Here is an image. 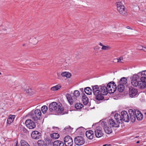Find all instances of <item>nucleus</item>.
I'll return each mask as SVG.
<instances>
[{
    "label": "nucleus",
    "mask_w": 146,
    "mask_h": 146,
    "mask_svg": "<svg viewBox=\"0 0 146 146\" xmlns=\"http://www.w3.org/2000/svg\"><path fill=\"white\" fill-rule=\"evenodd\" d=\"M92 87L93 94L95 96L96 99L98 100H103L104 98L103 96L106 95L108 92L113 93L117 89L116 84L113 81L109 83L107 87L104 84L100 86L96 85Z\"/></svg>",
    "instance_id": "nucleus-1"
},
{
    "label": "nucleus",
    "mask_w": 146,
    "mask_h": 146,
    "mask_svg": "<svg viewBox=\"0 0 146 146\" xmlns=\"http://www.w3.org/2000/svg\"><path fill=\"white\" fill-rule=\"evenodd\" d=\"M49 110L50 111L55 110L58 113H61L64 111V109L62 104L60 103L57 104L56 102H53L49 105Z\"/></svg>",
    "instance_id": "nucleus-2"
},
{
    "label": "nucleus",
    "mask_w": 146,
    "mask_h": 146,
    "mask_svg": "<svg viewBox=\"0 0 146 146\" xmlns=\"http://www.w3.org/2000/svg\"><path fill=\"white\" fill-rule=\"evenodd\" d=\"M80 93L77 90H75L73 93V96L72 97L71 95L67 94L66 96L68 102L70 104H72L73 102L76 101L77 98L80 96Z\"/></svg>",
    "instance_id": "nucleus-3"
},
{
    "label": "nucleus",
    "mask_w": 146,
    "mask_h": 146,
    "mask_svg": "<svg viewBox=\"0 0 146 146\" xmlns=\"http://www.w3.org/2000/svg\"><path fill=\"white\" fill-rule=\"evenodd\" d=\"M41 114L40 110L38 109H36L35 111L32 110L30 113L31 117L35 121L40 119Z\"/></svg>",
    "instance_id": "nucleus-4"
},
{
    "label": "nucleus",
    "mask_w": 146,
    "mask_h": 146,
    "mask_svg": "<svg viewBox=\"0 0 146 146\" xmlns=\"http://www.w3.org/2000/svg\"><path fill=\"white\" fill-rule=\"evenodd\" d=\"M124 2L121 1V2H118L116 3V6L117 11L121 14L124 15L126 13V11L123 5Z\"/></svg>",
    "instance_id": "nucleus-5"
},
{
    "label": "nucleus",
    "mask_w": 146,
    "mask_h": 146,
    "mask_svg": "<svg viewBox=\"0 0 146 146\" xmlns=\"http://www.w3.org/2000/svg\"><path fill=\"white\" fill-rule=\"evenodd\" d=\"M26 126L30 129L35 128L36 126L35 123L31 119H27L25 122Z\"/></svg>",
    "instance_id": "nucleus-6"
},
{
    "label": "nucleus",
    "mask_w": 146,
    "mask_h": 146,
    "mask_svg": "<svg viewBox=\"0 0 146 146\" xmlns=\"http://www.w3.org/2000/svg\"><path fill=\"white\" fill-rule=\"evenodd\" d=\"M75 143L77 145L80 146L83 145L85 143L84 138L81 136H77L74 139Z\"/></svg>",
    "instance_id": "nucleus-7"
},
{
    "label": "nucleus",
    "mask_w": 146,
    "mask_h": 146,
    "mask_svg": "<svg viewBox=\"0 0 146 146\" xmlns=\"http://www.w3.org/2000/svg\"><path fill=\"white\" fill-rule=\"evenodd\" d=\"M64 142L66 146H72L73 143L72 139L69 136H67L64 137Z\"/></svg>",
    "instance_id": "nucleus-8"
},
{
    "label": "nucleus",
    "mask_w": 146,
    "mask_h": 146,
    "mask_svg": "<svg viewBox=\"0 0 146 146\" xmlns=\"http://www.w3.org/2000/svg\"><path fill=\"white\" fill-rule=\"evenodd\" d=\"M122 120L128 122L129 121V117L127 112L125 111H122L121 113Z\"/></svg>",
    "instance_id": "nucleus-9"
},
{
    "label": "nucleus",
    "mask_w": 146,
    "mask_h": 146,
    "mask_svg": "<svg viewBox=\"0 0 146 146\" xmlns=\"http://www.w3.org/2000/svg\"><path fill=\"white\" fill-rule=\"evenodd\" d=\"M101 124L103 126L104 130L106 133L110 134L112 132V130L111 127H109L107 125L106 122H102Z\"/></svg>",
    "instance_id": "nucleus-10"
},
{
    "label": "nucleus",
    "mask_w": 146,
    "mask_h": 146,
    "mask_svg": "<svg viewBox=\"0 0 146 146\" xmlns=\"http://www.w3.org/2000/svg\"><path fill=\"white\" fill-rule=\"evenodd\" d=\"M32 138L35 139L40 138L41 136V133L37 131H33L31 134Z\"/></svg>",
    "instance_id": "nucleus-11"
},
{
    "label": "nucleus",
    "mask_w": 146,
    "mask_h": 146,
    "mask_svg": "<svg viewBox=\"0 0 146 146\" xmlns=\"http://www.w3.org/2000/svg\"><path fill=\"white\" fill-rule=\"evenodd\" d=\"M94 133L96 136L97 137H100L103 135L102 128L100 127H97L95 130Z\"/></svg>",
    "instance_id": "nucleus-12"
},
{
    "label": "nucleus",
    "mask_w": 146,
    "mask_h": 146,
    "mask_svg": "<svg viewBox=\"0 0 146 146\" xmlns=\"http://www.w3.org/2000/svg\"><path fill=\"white\" fill-rule=\"evenodd\" d=\"M108 123L110 127H118L119 126L118 123L115 122L113 119L111 118L109 120Z\"/></svg>",
    "instance_id": "nucleus-13"
},
{
    "label": "nucleus",
    "mask_w": 146,
    "mask_h": 146,
    "mask_svg": "<svg viewBox=\"0 0 146 146\" xmlns=\"http://www.w3.org/2000/svg\"><path fill=\"white\" fill-rule=\"evenodd\" d=\"M129 94L131 97H133L135 96L137 94V90L133 88H129Z\"/></svg>",
    "instance_id": "nucleus-14"
},
{
    "label": "nucleus",
    "mask_w": 146,
    "mask_h": 146,
    "mask_svg": "<svg viewBox=\"0 0 146 146\" xmlns=\"http://www.w3.org/2000/svg\"><path fill=\"white\" fill-rule=\"evenodd\" d=\"M86 135L87 137L90 139H92L94 136V131L92 130L86 131Z\"/></svg>",
    "instance_id": "nucleus-15"
},
{
    "label": "nucleus",
    "mask_w": 146,
    "mask_h": 146,
    "mask_svg": "<svg viewBox=\"0 0 146 146\" xmlns=\"http://www.w3.org/2000/svg\"><path fill=\"white\" fill-rule=\"evenodd\" d=\"M135 113L137 119L138 120H141L142 119L143 115L139 110H135Z\"/></svg>",
    "instance_id": "nucleus-16"
},
{
    "label": "nucleus",
    "mask_w": 146,
    "mask_h": 146,
    "mask_svg": "<svg viewBox=\"0 0 146 146\" xmlns=\"http://www.w3.org/2000/svg\"><path fill=\"white\" fill-rule=\"evenodd\" d=\"M137 86L139 89H143L145 88L146 84L141 80V81H139Z\"/></svg>",
    "instance_id": "nucleus-17"
},
{
    "label": "nucleus",
    "mask_w": 146,
    "mask_h": 146,
    "mask_svg": "<svg viewBox=\"0 0 146 146\" xmlns=\"http://www.w3.org/2000/svg\"><path fill=\"white\" fill-rule=\"evenodd\" d=\"M15 117V115H10L7 119V125H9L13 121Z\"/></svg>",
    "instance_id": "nucleus-18"
},
{
    "label": "nucleus",
    "mask_w": 146,
    "mask_h": 146,
    "mask_svg": "<svg viewBox=\"0 0 146 146\" xmlns=\"http://www.w3.org/2000/svg\"><path fill=\"white\" fill-rule=\"evenodd\" d=\"M82 101L84 105H87L88 102V99L84 94H83Z\"/></svg>",
    "instance_id": "nucleus-19"
},
{
    "label": "nucleus",
    "mask_w": 146,
    "mask_h": 146,
    "mask_svg": "<svg viewBox=\"0 0 146 146\" xmlns=\"http://www.w3.org/2000/svg\"><path fill=\"white\" fill-rule=\"evenodd\" d=\"M114 118L116 120V122L119 124L120 121H121V115L118 113H116L114 115Z\"/></svg>",
    "instance_id": "nucleus-20"
},
{
    "label": "nucleus",
    "mask_w": 146,
    "mask_h": 146,
    "mask_svg": "<svg viewBox=\"0 0 146 146\" xmlns=\"http://www.w3.org/2000/svg\"><path fill=\"white\" fill-rule=\"evenodd\" d=\"M64 143L62 141L56 140L53 143V146H63Z\"/></svg>",
    "instance_id": "nucleus-21"
},
{
    "label": "nucleus",
    "mask_w": 146,
    "mask_h": 146,
    "mask_svg": "<svg viewBox=\"0 0 146 146\" xmlns=\"http://www.w3.org/2000/svg\"><path fill=\"white\" fill-rule=\"evenodd\" d=\"M127 80L126 78L125 77H123L120 80L119 84L121 85L123 84L124 86L127 83Z\"/></svg>",
    "instance_id": "nucleus-22"
},
{
    "label": "nucleus",
    "mask_w": 146,
    "mask_h": 146,
    "mask_svg": "<svg viewBox=\"0 0 146 146\" xmlns=\"http://www.w3.org/2000/svg\"><path fill=\"white\" fill-rule=\"evenodd\" d=\"M117 90L119 92H122L124 89V86L119 84L117 86Z\"/></svg>",
    "instance_id": "nucleus-23"
},
{
    "label": "nucleus",
    "mask_w": 146,
    "mask_h": 146,
    "mask_svg": "<svg viewBox=\"0 0 146 146\" xmlns=\"http://www.w3.org/2000/svg\"><path fill=\"white\" fill-rule=\"evenodd\" d=\"M84 91L88 95H90L92 94V90L90 87H87L84 88Z\"/></svg>",
    "instance_id": "nucleus-24"
},
{
    "label": "nucleus",
    "mask_w": 146,
    "mask_h": 146,
    "mask_svg": "<svg viewBox=\"0 0 146 146\" xmlns=\"http://www.w3.org/2000/svg\"><path fill=\"white\" fill-rule=\"evenodd\" d=\"M140 74H139V73L137 74H135L133 75L132 77L131 78V80H137L138 79L140 78Z\"/></svg>",
    "instance_id": "nucleus-25"
},
{
    "label": "nucleus",
    "mask_w": 146,
    "mask_h": 146,
    "mask_svg": "<svg viewBox=\"0 0 146 146\" xmlns=\"http://www.w3.org/2000/svg\"><path fill=\"white\" fill-rule=\"evenodd\" d=\"M61 75L62 76L66 77L67 78H69L71 76V74L67 72H64L61 74Z\"/></svg>",
    "instance_id": "nucleus-26"
},
{
    "label": "nucleus",
    "mask_w": 146,
    "mask_h": 146,
    "mask_svg": "<svg viewBox=\"0 0 146 146\" xmlns=\"http://www.w3.org/2000/svg\"><path fill=\"white\" fill-rule=\"evenodd\" d=\"M83 105L80 103H77L75 105V107L76 109H80L82 108Z\"/></svg>",
    "instance_id": "nucleus-27"
},
{
    "label": "nucleus",
    "mask_w": 146,
    "mask_h": 146,
    "mask_svg": "<svg viewBox=\"0 0 146 146\" xmlns=\"http://www.w3.org/2000/svg\"><path fill=\"white\" fill-rule=\"evenodd\" d=\"M59 135L58 133H54L51 135V137L52 138L56 139L59 137Z\"/></svg>",
    "instance_id": "nucleus-28"
},
{
    "label": "nucleus",
    "mask_w": 146,
    "mask_h": 146,
    "mask_svg": "<svg viewBox=\"0 0 146 146\" xmlns=\"http://www.w3.org/2000/svg\"><path fill=\"white\" fill-rule=\"evenodd\" d=\"M130 117L131 121L132 122H134L136 119V116L135 113H135L134 114L130 115Z\"/></svg>",
    "instance_id": "nucleus-29"
},
{
    "label": "nucleus",
    "mask_w": 146,
    "mask_h": 146,
    "mask_svg": "<svg viewBox=\"0 0 146 146\" xmlns=\"http://www.w3.org/2000/svg\"><path fill=\"white\" fill-rule=\"evenodd\" d=\"M61 86L59 85H57L54 87H52L51 88V90L52 91L57 90L58 89L60 88Z\"/></svg>",
    "instance_id": "nucleus-30"
},
{
    "label": "nucleus",
    "mask_w": 146,
    "mask_h": 146,
    "mask_svg": "<svg viewBox=\"0 0 146 146\" xmlns=\"http://www.w3.org/2000/svg\"><path fill=\"white\" fill-rule=\"evenodd\" d=\"M47 109V107L46 106H43L41 108V110L43 113H44L46 112Z\"/></svg>",
    "instance_id": "nucleus-31"
},
{
    "label": "nucleus",
    "mask_w": 146,
    "mask_h": 146,
    "mask_svg": "<svg viewBox=\"0 0 146 146\" xmlns=\"http://www.w3.org/2000/svg\"><path fill=\"white\" fill-rule=\"evenodd\" d=\"M37 143L38 146H44V141L42 140H38Z\"/></svg>",
    "instance_id": "nucleus-32"
},
{
    "label": "nucleus",
    "mask_w": 146,
    "mask_h": 146,
    "mask_svg": "<svg viewBox=\"0 0 146 146\" xmlns=\"http://www.w3.org/2000/svg\"><path fill=\"white\" fill-rule=\"evenodd\" d=\"M138 81L137 80H131V83L132 85L135 87H137L138 85Z\"/></svg>",
    "instance_id": "nucleus-33"
},
{
    "label": "nucleus",
    "mask_w": 146,
    "mask_h": 146,
    "mask_svg": "<svg viewBox=\"0 0 146 146\" xmlns=\"http://www.w3.org/2000/svg\"><path fill=\"white\" fill-rule=\"evenodd\" d=\"M26 92L30 95H31L33 94V90L31 88L28 89L26 90Z\"/></svg>",
    "instance_id": "nucleus-34"
},
{
    "label": "nucleus",
    "mask_w": 146,
    "mask_h": 146,
    "mask_svg": "<svg viewBox=\"0 0 146 146\" xmlns=\"http://www.w3.org/2000/svg\"><path fill=\"white\" fill-rule=\"evenodd\" d=\"M20 128L21 131H23L24 133H27L28 132V130L23 126L21 125Z\"/></svg>",
    "instance_id": "nucleus-35"
},
{
    "label": "nucleus",
    "mask_w": 146,
    "mask_h": 146,
    "mask_svg": "<svg viewBox=\"0 0 146 146\" xmlns=\"http://www.w3.org/2000/svg\"><path fill=\"white\" fill-rule=\"evenodd\" d=\"M38 42V40L36 38H33L32 40V43L34 45L36 44Z\"/></svg>",
    "instance_id": "nucleus-36"
},
{
    "label": "nucleus",
    "mask_w": 146,
    "mask_h": 146,
    "mask_svg": "<svg viewBox=\"0 0 146 146\" xmlns=\"http://www.w3.org/2000/svg\"><path fill=\"white\" fill-rule=\"evenodd\" d=\"M139 74H140L142 76H146V70L142 71L141 72H139Z\"/></svg>",
    "instance_id": "nucleus-37"
},
{
    "label": "nucleus",
    "mask_w": 146,
    "mask_h": 146,
    "mask_svg": "<svg viewBox=\"0 0 146 146\" xmlns=\"http://www.w3.org/2000/svg\"><path fill=\"white\" fill-rule=\"evenodd\" d=\"M20 143L21 146H24L26 145H28V143L24 140H21Z\"/></svg>",
    "instance_id": "nucleus-38"
},
{
    "label": "nucleus",
    "mask_w": 146,
    "mask_h": 146,
    "mask_svg": "<svg viewBox=\"0 0 146 146\" xmlns=\"http://www.w3.org/2000/svg\"><path fill=\"white\" fill-rule=\"evenodd\" d=\"M110 48V47L109 46H103L102 48V50H108Z\"/></svg>",
    "instance_id": "nucleus-39"
},
{
    "label": "nucleus",
    "mask_w": 146,
    "mask_h": 146,
    "mask_svg": "<svg viewBox=\"0 0 146 146\" xmlns=\"http://www.w3.org/2000/svg\"><path fill=\"white\" fill-rule=\"evenodd\" d=\"M143 82L146 83V76H142L141 78L140 79Z\"/></svg>",
    "instance_id": "nucleus-40"
},
{
    "label": "nucleus",
    "mask_w": 146,
    "mask_h": 146,
    "mask_svg": "<svg viewBox=\"0 0 146 146\" xmlns=\"http://www.w3.org/2000/svg\"><path fill=\"white\" fill-rule=\"evenodd\" d=\"M128 112L130 115L135 113V111H133V110L131 109H129Z\"/></svg>",
    "instance_id": "nucleus-41"
},
{
    "label": "nucleus",
    "mask_w": 146,
    "mask_h": 146,
    "mask_svg": "<svg viewBox=\"0 0 146 146\" xmlns=\"http://www.w3.org/2000/svg\"><path fill=\"white\" fill-rule=\"evenodd\" d=\"M47 141V140L46 139V141ZM48 145H47V141H46V144L45 145V146H50V145H51V143H50V142L49 141H49H48Z\"/></svg>",
    "instance_id": "nucleus-42"
},
{
    "label": "nucleus",
    "mask_w": 146,
    "mask_h": 146,
    "mask_svg": "<svg viewBox=\"0 0 146 146\" xmlns=\"http://www.w3.org/2000/svg\"><path fill=\"white\" fill-rule=\"evenodd\" d=\"M117 62H122L121 60H123V57H121L119 59H117Z\"/></svg>",
    "instance_id": "nucleus-43"
},
{
    "label": "nucleus",
    "mask_w": 146,
    "mask_h": 146,
    "mask_svg": "<svg viewBox=\"0 0 146 146\" xmlns=\"http://www.w3.org/2000/svg\"><path fill=\"white\" fill-rule=\"evenodd\" d=\"M94 49L96 50H98L99 48L98 46H97L94 48Z\"/></svg>",
    "instance_id": "nucleus-44"
},
{
    "label": "nucleus",
    "mask_w": 146,
    "mask_h": 146,
    "mask_svg": "<svg viewBox=\"0 0 146 146\" xmlns=\"http://www.w3.org/2000/svg\"><path fill=\"white\" fill-rule=\"evenodd\" d=\"M140 50H143L144 51H146V47H143V48H140Z\"/></svg>",
    "instance_id": "nucleus-45"
},
{
    "label": "nucleus",
    "mask_w": 146,
    "mask_h": 146,
    "mask_svg": "<svg viewBox=\"0 0 146 146\" xmlns=\"http://www.w3.org/2000/svg\"><path fill=\"white\" fill-rule=\"evenodd\" d=\"M138 48L140 50V48H143V46H138Z\"/></svg>",
    "instance_id": "nucleus-46"
},
{
    "label": "nucleus",
    "mask_w": 146,
    "mask_h": 146,
    "mask_svg": "<svg viewBox=\"0 0 146 146\" xmlns=\"http://www.w3.org/2000/svg\"><path fill=\"white\" fill-rule=\"evenodd\" d=\"M103 146H111L110 144H105L103 145Z\"/></svg>",
    "instance_id": "nucleus-47"
},
{
    "label": "nucleus",
    "mask_w": 146,
    "mask_h": 146,
    "mask_svg": "<svg viewBox=\"0 0 146 146\" xmlns=\"http://www.w3.org/2000/svg\"><path fill=\"white\" fill-rule=\"evenodd\" d=\"M99 44V45H100V46H102V47H103V46H104V45H103V44H102L101 43V42H100V43Z\"/></svg>",
    "instance_id": "nucleus-48"
},
{
    "label": "nucleus",
    "mask_w": 146,
    "mask_h": 146,
    "mask_svg": "<svg viewBox=\"0 0 146 146\" xmlns=\"http://www.w3.org/2000/svg\"><path fill=\"white\" fill-rule=\"evenodd\" d=\"M126 28L128 29H131L129 26H127L126 27Z\"/></svg>",
    "instance_id": "nucleus-49"
},
{
    "label": "nucleus",
    "mask_w": 146,
    "mask_h": 146,
    "mask_svg": "<svg viewBox=\"0 0 146 146\" xmlns=\"http://www.w3.org/2000/svg\"><path fill=\"white\" fill-rule=\"evenodd\" d=\"M139 143V141H137V142H136V143Z\"/></svg>",
    "instance_id": "nucleus-50"
},
{
    "label": "nucleus",
    "mask_w": 146,
    "mask_h": 146,
    "mask_svg": "<svg viewBox=\"0 0 146 146\" xmlns=\"http://www.w3.org/2000/svg\"><path fill=\"white\" fill-rule=\"evenodd\" d=\"M24 146H30V145L28 144V145H26Z\"/></svg>",
    "instance_id": "nucleus-51"
},
{
    "label": "nucleus",
    "mask_w": 146,
    "mask_h": 146,
    "mask_svg": "<svg viewBox=\"0 0 146 146\" xmlns=\"http://www.w3.org/2000/svg\"><path fill=\"white\" fill-rule=\"evenodd\" d=\"M25 44H23V46H25Z\"/></svg>",
    "instance_id": "nucleus-52"
},
{
    "label": "nucleus",
    "mask_w": 146,
    "mask_h": 146,
    "mask_svg": "<svg viewBox=\"0 0 146 146\" xmlns=\"http://www.w3.org/2000/svg\"><path fill=\"white\" fill-rule=\"evenodd\" d=\"M80 89L81 90H83V88H82Z\"/></svg>",
    "instance_id": "nucleus-53"
},
{
    "label": "nucleus",
    "mask_w": 146,
    "mask_h": 146,
    "mask_svg": "<svg viewBox=\"0 0 146 146\" xmlns=\"http://www.w3.org/2000/svg\"><path fill=\"white\" fill-rule=\"evenodd\" d=\"M57 74H58V76H59V74H58V73Z\"/></svg>",
    "instance_id": "nucleus-54"
},
{
    "label": "nucleus",
    "mask_w": 146,
    "mask_h": 146,
    "mask_svg": "<svg viewBox=\"0 0 146 146\" xmlns=\"http://www.w3.org/2000/svg\"><path fill=\"white\" fill-rule=\"evenodd\" d=\"M68 65V64H67V65H66V66H67V65Z\"/></svg>",
    "instance_id": "nucleus-55"
},
{
    "label": "nucleus",
    "mask_w": 146,
    "mask_h": 146,
    "mask_svg": "<svg viewBox=\"0 0 146 146\" xmlns=\"http://www.w3.org/2000/svg\"><path fill=\"white\" fill-rule=\"evenodd\" d=\"M145 115H146V113H145Z\"/></svg>",
    "instance_id": "nucleus-56"
},
{
    "label": "nucleus",
    "mask_w": 146,
    "mask_h": 146,
    "mask_svg": "<svg viewBox=\"0 0 146 146\" xmlns=\"http://www.w3.org/2000/svg\"><path fill=\"white\" fill-rule=\"evenodd\" d=\"M111 88H112V86H111Z\"/></svg>",
    "instance_id": "nucleus-57"
},
{
    "label": "nucleus",
    "mask_w": 146,
    "mask_h": 146,
    "mask_svg": "<svg viewBox=\"0 0 146 146\" xmlns=\"http://www.w3.org/2000/svg\"><path fill=\"white\" fill-rule=\"evenodd\" d=\"M1 72H0V75H1Z\"/></svg>",
    "instance_id": "nucleus-58"
}]
</instances>
